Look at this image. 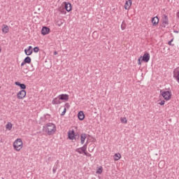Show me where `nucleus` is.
Masks as SVG:
<instances>
[{
  "instance_id": "44",
  "label": "nucleus",
  "mask_w": 179,
  "mask_h": 179,
  "mask_svg": "<svg viewBox=\"0 0 179 179\" xmlns=\"http://www.w3.org/2000/svg\"><path fill=\"white\" fill-rule=\"evenodd\" d=\"M57 54H58V52H54V55H57Z\"/></svg>"
},
{
  "instance_id": "16",
  "label": "nucleus",
  "mask_w": 179,
  "mask_h": 179,
  "mask_svg": "<svg viewBox=\"0 0 179 179\" xmlns=\"http://www.w3.org/2000/svg\"><path fill=\"white\" fill-rule=\"evenodd\" d=\"M173 77L176 79L177 82L179 83V71L178 69H175L173 71Z\"/></svg>"
},
{
  "instance_id": "28",
  "label": "nucleus",
  "mask_w": 179,
  "mask_h": 179,
  "mask_svg": "<svg viewBox=\"0 0 179 179\" xmlns=\"http://www.w3.org/2000/svg\"><path fill=\"white\" fill-rule=\"evenodd\" d=\"M64 24V20L60 19L59 20L57 21V25L59 27L62 26Z\"/></svg>"
},
{
  "instance_id": "1",
  "label": "nucleus",
  "mask_w": 179,
  "mask_h": 179,
  "mask_svg": "<svg viewBox=\"0 0 179 179\" xmlns=\"http://www.w3.org/2000/svg\"><path fill=\"white\" fill-rule=\"evenodd\" d=\"M43 131L48 133V135H54L57 132V126L52 122H49L43 125Z\"/></svg>"
},
{
  "instance_id": "3",
  "label": "nucleus",
  "mask_w": 179,
  "mask_h": 179,
  "mask_svg": "<svg viewBox=\"0 0 179 179\" xmlns=\"http://www.w3.org/2000/svg\"><path fill=\"white\" fill-rule=\"evenodd\" d=\"M161 94L166 101H169L171 99V92L170 91L161 92Z\"/></svg>"
},
{
  "instance_id": "2",
  "label": "nucleus",
  "mask_w": 179,
  "mask_h": 179,
  "mask_svg": "<svg viewBox=\"0 0 179 179\" xmlns=\"http://www.w3.org/2000/svg\"><path fill=\"white\" fill-rule=\"evenodd\" d=\"M13 148L17 152H20L23 148V141L22 138H17L13 143Z\"/></svg>"
},
{
  "instance_id": "6",
  "label": "nucleus",
  "mask_w": 179,
  "mask_h": 179,
  "mask_svg": "<svg viewBox=\"0 0 179 179\" xmlns=\"http://www.w3.org/2000/svg\"><path fill=\"white\" fill-rule=\"evenodd\" d=\"M24 53L27 55V57L33 54V47L29 46L27 48L24 49Z\"/></svg>"
},
{
  "instance_id": "29",
  "label": "nucleus",
  "mask_w": 179,
  "mask_h": 179,
  "mask_svg": "<svg viewBox=\"0 0 179 179\" xmlns=\"http://www.w3.org/2000/svg\"><path fill=\"white\" fill-rule=\"evenodd\" d=\"M138 65H142V56H141V57L138 59Z\"/></svg>"
},
{
  "instance_id": "31",
  "label": "nucleus",
  "mask_w": 179,
  "mask_h": 179,
  "mask_svg": "<svg viewBox=\"0 0 179 179\" xmlns=\"http://www.w3.org/2000/svg\"><path fill=\"white\" fill-rule=\"evenodd\" d=\"M76 152H77L78 153H79V155H82L83 153V151H82V150H80V148H77L76 150Z\"/></svg>"
},
{
  "instance_id": "10",
  "label": "nucleus",
  "mask_w": 179,
  "mask_h": 179,
  "mask_svg": "<svg viewBox=\"0 0 179 179\" xmlns=\"http://www.w3.org/2000/svg\"><path fill=\"white\" fill-rule=\"evenodd\" d=\"M50 34V28L47 27H43L41 29V34L43 36H47V34Z\"/></svg>"
},
{
  "instance_id": "14",
  "label": "nucleus",
  "mask_w": 179,
  "mask_h": 179,
  "mask_svg": "<svg viewBox=\"0 0 179 179\" xmlns=\"http://www.w3.org/2000/svg\"><path fill=\"white\" fill-rule=\"evenodd\" d=\"M64 8L67 12H71L72 10V4L66 2Z\"/></svg>"
},
{
  "instance_id": "45",
  "label": "nucleus",
  "mask_w": 179,
  "mask_h": 179,
  "mask_svg": "<svg viewBox=\"0 0 179 179\" xmlns=\"http://www.w3.org/2000/svg\"><path fill=\"white\" fill-rule=\"evenodd\" d=\"M174 33L178 34L179 31H174Z\"/></svg>"
},
{
  "instance_id": "46",
  "label": "nucleus",
  "mask_w": 179,
  "mask_h": 179,
  "mask_svg": "<svg viewBox=\"0 0 179 179\" xmlns=\"http://www.w3.org/2000/svg\"><path fill=\"white\" fill-rule=\"evenodd\" d=\"M48 160H51V157H49L48 158Z\"/></svg>"
},
{
  "instance_id": "34",
  "label": "nucleus",
  "mask_w": 179,
  "mask_h": 179,
  "mask_svg": "<svg viewBox=\"0 0 179 179\" xmlns=\"http://www.w3.org/2000/svg\"><path fill=\"white\" fill-rule=\"evenodd\" d=\"M84 155L85 156H87V157H92V154H90V153L87 152H85Z\"/></svg>"
},
{
  "instance_id": "21",
  "label": "nucleus",
  "mask_w": 179,
  "mask_h": 179,
  "mask_svg": "<svg viewBox=\"0 0 179 179\" xmlns=\"http://www.w3.org/2000/svg\"><path fill=\"white\" fill-rule=\"evenodd\" d=\"M13 127V124H12L10 122H8V124L6 125V129L7 131H10Z\"/></svg>"
},
{
  "instance_id": "27",
  "label": "nucleus",
  "mask_w": 179,
  "mask_h": 179,
  "mask_svg": "<svg viewBox=\"0 0 179 179\" xmlns=\"http://www.w3.org/2000/svg\"><path fill=\"white\" fill-rule=\"evenodd\" d=\"M120 121L122 122V124H127V122H128L127 117H121Z\"/></svg>"
},
{
  "instance_id": "5",
  "label": "nucleus",
  "mask_w": 179,
  "mask_h": 179,
  "mask_svg": "<svg viewBox=\"0 0 179 179\" xmlns=\"http://www.w3.org/2000/svg\"><path fill=\"white\" fill-rule=\"evenodd\" d=\"M68 136H69V139H70L71 141H73V139H76L75 130L73 129L69 130L68 131Z\"/></svg>"
},
{
  "instance_id": "13",
  "label": "nucleus",
  "mask_w": 179,
  "mask_h": 179,
  "mask_svg": "<svg viewBox=\"0 0 179 179\" xmlns=\"http://www.w3.org/2000/svg\"><path fill=\"white\" fill-rule=\"evenodd\" d=\"M52 104H53V106L57 104H61V99H59V96L52 99Z\"/></svg>"
},
{
  "instance_id": "17",
  "label": "nucleus",
  "mask_w": 179,
  "mask_h": 179,
  "mask_svg": "<svg viewBox=\"0 0 179 179\" xmlns=\"http://www.w3.org/2000/svg\"><path fill=\"white\" fill-rule=\"evenodd\" d=\"M78 120H80V121H83V120H85V113H83V111H80L78 113Z\"/></svg>"
},
{
  "instance_id": "7",
  "label": "nucleus",
  "mask_w": 179,
  "mask_h": 179,
  "mask_svg": "<svg viewBox=\"0 0 179 179\" xmlns=\"http://www.w3.org/2000/svg\"><path fill=\"white\" fill-rule=\"evenodd\" d=\"M141 58V61H143L144 62H149V60L150 59V55H149L148 52H146Z\"/></svg>"
},
{
  "instance_id": "39",
  "label": "nucleus",
  "mask_w": 179,
  "mask_h": 179,
  "mask_svg": "<svg viewBox=\"0 0 179 179\" xmlns=\"http://www.w3.org/2000/svg\"><path fill=\"white\" fill-rule=\"evenodd\" d=\"M15 85H16V86H20V85H22V83H20L19 82H15Z\"/></svg>"
},
{
  "instance_id": "4",
  "label": "nucleus",
  "mask_w": 179,
  "mask_h": 179,
  "mask_svg": "<svg viewBox=\"0 0 179 179\" xmlns=\"http://www.w3.org/2000/svg\"><path fill=\"white\" fill-rule=\"evenodd\" d=\"M17 97L20 100H22V99H24V97H26V90H22L19 91L18 93L17 94Z\"/></svg>"
},
{
  "instance_id": "19",
  "label": "nucleus",
  "mask_w": 179,
  "mask_h": 179,
  "mask_svg": "<svg viewBox=\"0 0 179 179\" xmlns=\"http://www.w3.org/2000/svg\"><path fill=\"white\" fill-rule=\"evenodd\" d=\"M113 157H114L115 162H118V160H120V159H121V154L116 153L114 155Z\"/></svg>"
},
{
  "instance_id": "18",
  "label": "nucleus",
  "mask_w": 179,
  "mask_h": 179,
  "mask_svg": "<svg viewBox=\"0 0 179 179\" xmlns=\"http://www.w3.org/2000/svg\"><path fill=\"white\" fill-rule=\"evenodd\" d=\"M2 33H4V34H6V33H9V27H8V25L3 24Z\"/></svg>"
},
{
  "instance_id": "12",
  "label": "nucleus",
  "mask_w": 179,
  "mask_h": 179,
  "mask_svg": "<svg viewBox=\"0 0 179 179\" xmlns=\"http://www.w3.org/2000/svg\"><path fill=\"white\" fill-rule=\"evenodd\" d=\"M59 97L60 100H64L65 101H68V100H69V95L66 94H62L59 95Z\"/></svg>"
},
{
  "instance_id": "30",
  "label": "nucleus",
  "mask_w": 179,
  "mask_h": 179,
  "mask_svg": "<svg viewBox=\"0 0 179 179\" xmlns=\"http://www.w3.org/2000/svg\"><path fill=\"white\" fill-rule=\"evenodd\" d=\"M34 52H38L40 51V48L38 47H35L33 49Z\"/></svg>"
},
{
  "instance_id": "42",
  "label": "nucleus",
  "mask_w": 179,
  "mask_h": 179,
  "mask_svg": "<svg viewBox=\"0 0 179 179\" xmlns=\"http://www.w3.org/2000/svg\"><path fill=\"white\" fill-rule=\"evenodd\" d=\"M172 41H173V39H171V41L168 43L169 45H171V42Z\"/></svg>"
},
{
  "instance_id": "22",
  "label": "nucleus",
  "mask_w": 179,
  "mask_h": 179,
  "mask_svg": "<svg viewBox=\"0 0 179 179\" xmlns=\"http://www.w3.org/2000/svg\"><path fill=\"white\" fill-rule=\"evenodd\" d=\"M79 149L82 150L83 153H86V152H87L86 150L87 149V145L85 144L83 147L80 148Z\"/></svg>"
},
{
  "instance_id": "15",
  "label": "nucleus",
  "mask_w": 179,
  "mask_h": 179,
  "mask_svg": "<svg viewBox=\"0 0 179 179\" xmlns=\"http://www.w3.org/2000/svg\"><path fill=\"white\" fill-rule=\"evenodd\" d=\"M87 138V134H82L80 135V143H81V145H83V143H85V141H86Z\"/></svg>"
},
{
  "instance_id": "33",
  "label": "nucleus",
  "mask_w": 179,
  "mask_h": 179,
  "mask_svg": "<svg viewBox=\"0 0 179 179\" xmlns=\"http://www.w3.org/2000/svg\"><path fill=\"white\" fill-rule=\"evenodd\" d=\"M64 108L68 109L69 108V107H71V105H69V103H66L65 105H64Z\"/></svg>"
},
{
  "instance_id": "43",
  "label": "nucleus",
  "mask_w": 179,
  "mask_h": 179,
  "mask_svg": "<svg viewBox=\"0 0 179 179\" xmlns=\"http://www.w3.org/2000/svg\"><path fill=\"white\" fill-rule=\"evenodd\" d=\"M176 17H179V12L176 13Z\"/></svg>"
},
{
  "instance_id": "32",
  "label": "nucleus",
  "mask_w": 179,
  "mask_h": 179,
  "mask_svg": "<svg viewBox=\"0 0 179 179\" xmlns=\"http://www.w3.org/2000/svg\"><path fill=\"white\" fill-rule=\"evenodd\" d=\"M20 87L22 89V90H24V89H26V85L20 84Z\"/></svg>"
},
{
  "instance_id": "38",
  "label": "nucleus",
  "mask_w": 179,
  "mask_h": 179,
  "mask_svg": "<svg viewBox=\"0 0 179 179\" xmlns=\"http://www.w3.org/2000/svg\"><path fill=\"white\" fill-rule=\"evenodd\" d=\"M164 20H169V17L166 15H164Z\"/></svg>"
},
{
  "instance_id": "26",
  "label": "nucleus",
  "mask_w": 179,
  "mask_h": 179,
  "mask_svg": "<svg viewBox=\"0 0 179 179\" xmlns=\"http://www.w3.org/2000/svg\"><path fill=\"white\" fill-rule=\"evenodd\" d=\"M103 173V166H99V168L96 170V174H101Z\"/></svg>"
},
{
  "instance_id": "23",
  "label": "nucleus",
  "mask_w": 179,
  "mask_h": 179,
  "mask_svg": "<svg viewBox=\"0 0 179 179\" xmlns=\"http://www.w3.org/2000/svg\"><path fill=\"white\" fill-rule=\"evenodd\" d=\"M24 62L27 64H30V62H31V58H30V57L28 56L24 58Z\"/></svg>"
},
{
  "instance_id": "36",
  "label": "nucleus",
  "mask_w": 179,
  "mask_h": 179,
  "mask_svg": "<svg viewBox=\"0 0 179 179\" xmlns=\"http://www.w3.org/2000/svg\"><path fill=\"white\" fill-rule=\"evenodd\" d=\"M166 103V101L164 100L161 101V102L159 103V106H164V103Z\"/></svg>"
},
{
  "instance_id": "25",
  "label": "nucleus",
  "mask_w": 179,
  "mask_h": 179,
  "mask_svg": "<svg viewBox=\"0 0 179 179\" xmlns=\"http://www.w3.org/2000/svg\"><path fill=\"white\" fill-rule=\"evenodd\" d=\"M127 29V24L125 23V21H123L121 24V29L125 30Z\"/></svg>"
},
{
  "instance_id": "20",
  "label": "nucleus",
  "mask_w": 179,
  "mask_h": 179,
  "mask_svg": "<svg viewBox=\"0 0 179 179\" xmlns=\"http://www.w3.org/2000/svg\"><path fill=\"white\" fill-rule=\"evenodd\" d=\"M167 26H169V20H163L162 27L165 28Z\"/></svg>"
},
{
  "instance_id": "35",
  "label": "nucleus",
  "mask_w": 179,
  "mask_h": 179,
  "mask_svg": "<svg viewBox=\"0 0 179 179\" xmlns=\"http://www.w3.org/2000/svg\"><path fill=\"white\" fill-rule=\"evenodd\" d=\"M66 113V108H64V110H63V113H62L61 115L64 116V115H65Z\"/></svg>"
},
{
  "instance_id": "47",
  "label": "nucleus",
  "mask_w": 179,
  "mask_h": 179,
  "mask_svg": "<svg viewBox=\"0 0 179 179\" xmlns=\"http://www.w3.org/2000/svg\"><path fill=\"white\" fill-rule=\"evenodd\" d=\"M56 163L58 164V163H59V160H57V161L56 162Z\"/></svg>"
},
{
  "instance_id": "37",
  "label": "nucleus",
  "mask_w": 179,
  "mask_h": 179,
  "mask_svg": "<svg viewBox=\"0 0 179 179\" xmlns=\"http://www.w3.org/2000/svg\"><path fill=\"white\" fill-rule=\"evenodd\" d=\"M60 12L62 15H66V12H65V10L63 9V10H60Z\"/></svg>"
},
{
  "instance_id": "8",
  "label": "nucleus",
  "mask_w": 179,
  "mask_h": 179,
  "mask_svg": "<svg viewBox=\"0 0 179 179\" xmlns=\"http://www.w3.org/2000/svg\"><path fill=\"white\" fill-rule=\"evenodd\" d=\"M50 118H51V115L50 114H45L41 117V122H47V121H49Z\"/></svg>"
},
{
  "instance_id": "9",
  "label": "nucleus",
  "mask_w": 179,
  "mask_h": 179,
  "mask_svg": "<svg viewBox=\"0 0 179 179\" xmlns=\"http://www.w3.org/2000/svg\"><path fill=\"white\" fill-rule=\"evenodd\" d=\"M131 6H132V0L126 1L124 4V9H126V10H129Z\"/></svg>"
},
{
  "instance_id": "11",
  "label": "nucleus",
  "mask_w": 179,
  "mask_h": 179,
  "mask_svg": "<svg viewBox=\"0 0 179 179\" xmlns=\"http://www.w3.org/2000/svg\"><path fill=\"white\" fill-rule=\"evenodd\" d=\"M151 22L152 23V26H157V24H159V17L156 16L152 17Z\"/></svg>"
},
{
  "instance_id": "40",
  "label": "nucleus",
  "mask_w": 179,
  "mask_h": 179,
  "mask_svg": "<svg viewBox=\"0 0 179 179\" xmlns=\"http://www.w3.org/2000/svg\"><path fill=\"white\" fill-rule=\"evenodd\" d=\"M52 172H53L54 174H55V173L57 172V169L56 168H53Z\"/></svg>"
},
{
  "instance_id": "41",
  "label": "nucleus",
  "mask_w": 179,
  "mask_h": 179,
  "mask_svg": "<svg viewBox=\"0 0 179 179\" xmlns=\"http://www.w3.org/2000/svg\"><path fill=\"white\" fill-rule=\"evenodd\" d=\"M26 62H24V61H23L22 63H21V66H24V65H26Z\"/></svg>"
},
{
  "instance_id": "24",
  "label": "nucleus",
  "mask_w": 179,
  "mask_h": 179,
  "mask_svg": "<svg viewBox=\"0 0 179 179\" xmlns=\"http://www.w3.org/2000/svg\"><path fill=\"white\" fill-rule=\"evenodd\" d=\"M93 150H94V145H90L88 148V151L90 152V153H92Z\"/></svg>"
}]
</instances>
